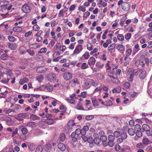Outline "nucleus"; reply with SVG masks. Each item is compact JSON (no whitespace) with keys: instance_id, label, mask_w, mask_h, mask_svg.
I'll use <instances>...</instances> for the list:
<instances>
[{"instance_id":"nucleus-4","label":"nucleus","mask_w":152,"mask_h":152,"mask_svg":"<svg viewBox=\"0 0 152 152\" xmlns=\"http://www.w3.org/2000/svg\"><path fill=\"white\" fill-rule=\"evenodd\" d=\"M108 140L109 144L110 145L109 146L110 147H113L115 144L114 142L115 137H114V136L112 134L109 135L108 136Z\"/></svg>"},{"instance_id":"nucleus-14","label":"nucleus","mask_w":152,"mask_h":152,"mask_svg":"<svg viewBox=\"0 0 152 152\" xmlns=\"http://www.w3.org/2000/svg\"><path fill=\"white\" fill-rule=\"evenodd\" d=\"M47 71V69L45 67H41L37 68L36 71L38 73H44Z\"/></svg>"},{"instance_id":"nucleus-50","label":"nucleus","mask_w":152,"mask_h":152,"mask_svg":"<svg viewBox=\"0 0 152 152\" xmlns=\"http://www.w3.org/2000/svg\"><path fill=\"white\" fill-rule=\"evenodd\" d=\"M136 135L138 137H141L142 135V133L141 131H137L136 132Z\"/></svg>"},{"instance_id":"nucleus-10","label":"nucleus","mask_w":152,"mask_h":152,"mask_svg":"<svg viewBox=\"0 0 152 152\" xmlns=\"http://www.w3.org/2000/svg\"><path fill=\"white\" fill-rule=\"evenodd\" d=\"M21 10L25 13H29L30 12V7L27 4H25L22 6Z\"/></svg>"},{"instance_id":"nucleus-33","label":"nucleus","mask_w":152,"mask_h":152,"mask_svg":"<svg viewBox=\"0 0 152 152\" xmlns=\"http://www.w3.org/2000/svg\"><path fill=\"white\" fill-rule=\"evenodd\" d=\"M8 58V55L6 54H3L0 56L1 59L4 60H7Z\"/></svg>"},{"instance_id":"nucleus-53","label":"nucleus","mask_w":152,"mask_h":152,"mask_svg":"<svg viewBox=\"0 0 152 152\" xmlns=\"http://www.w3.org/2000/svg\"><path fill=\"white\" fill-rule=\"evenodd\" d=\"M10 80V79L9 78H4L3 79L1 80V82L3 83L7 84L8 83Z\"/></svg>"},{"instance_id":"nucleus-12","label":"nucleus","mask_w":152,"mask_h":152,"mask_svg":"<svg viewBox=\"0 0 152 152\" xmlns=\"http://www.w3.org/2000/svg\"><path fill=\"white\" fill-rule=\"evenodd\" d=\"M96 61L95 58L93 57H91L88 60V64L91 67L92 65H94Z\"/></svg>"},{"instance_id":"nucleus-36","label":"nucleus","mask_w":152,"mask_h":152,"mask_svg":"<svg viewBox=\"0 0 152 152\" xmlns=\"http://www.w3.org/2000/svg\"><path fill=\"white\" fill-rule=\"evenodd\" d=\"M115 74V72L112 70L111 71L110 73L109 74V75L110 77V78H111L114 79H115L117 78L116 76H114Z\"/></svg>"},{"instance_id":"nucleus-8","label":"nucleus","mask_w":152,"mask_h":152,"mask_svg":"<svg viewBox=\"0 0 152 152\" xmlns=\"http://www.w3.org/2000/svg\"><path fill=\"white\" fill-rule=\"evenodd\" d=\"M122 10L125 11H128L130 10V6L129 4L127 2H125L123 3L121 5Z\"/></svg>"},{"instance_id":"nucleus-13","label":"nucleus","mask_w":152,"mask_h":152,"mask_svg":"<svg viewBox=\"0 0 152 152\" xmlns=\"http://www.w3.org/2000/svg\"><path fill=\"white\" fill-rule=\"evenodd\" d=\"M71 86L72 87H75L76 86V84H79V82L78 81L77 78H74L71 81Z\"/></svg>"},{"instance_id":"nucleus-22","label":"nucleus","mask_w":152,"mask_h":152,"mask_svg":"<svg viewBox=\"0 0 152 152\" xmlns=\"http://www.w3.org/2000/svg\"><path fill=\"white\" fill-rule=\"evenodd\" d=\"M91 100L94 107H96L99 106V103L95 98L92 97L91 98Z\"/></svg>"},{"instance_id":"nucleus-23","label":"nucleus","mask_w":152,"mask_h":152,"mask_svg":"<svg viewBox=\"0 0 152 152\" xmlns=\"http://www.w3.org/2000/svg\"><path fill=\"white\" fill-rule=\"evenodd\" d=\"M116 48L120 52L124 50H125V47L123 45L118 44L116 46Z\"/></svg>"},{"instance_id":"nucleus-21","label":"nucleus","mask_w":152,"mask_h":152,"mask_svg":"<svg viewBox=\"0 0 152 152\" xmlns=\"http://www.w3.org/2000/svg\"><path fill=\"white\" fill-rule=\"evenodd\" d=\"M45 122V123L49 125H52L56 123L55 121L53 119H50V118L46 119Z\"/></svg>"},{"instance_id":"nucleus-52","label":"nucleus","mask_w":152,"mask_h":152,"mask_svg":"<svg viewBox=\"0 0 152 152\" xmlns=\"http://www.w3.org/2000/svg\"><path fill=\"white\" fill-rule=\"evenodd\" d=\"M87 141L90 144H92L94 142L93 138L91 137H88Z\"/></svg>"},{"instance_id":"nucleus-25","label":"nucleus","mask_w":152,"mask_h":152,"mask_svg":"<svg viewBox=\"0 0 152 152\" xmlns=\"http://www.w3.org/2000/svg\"><path fill=\"white\" fill-rule=\"evenodd\" d=\"M143 144L145 145H147L149 144L150 143V140L147 137L144 138L142 140Z\"/></svg>"},{"instance_id":"nucleus-5","label":"nucleus","mask_w":152,"mask_h":152,"mask_svg":"<svg viewBox=\"0 0 152 152\" xmlns=\"http://www.w3.org/2000/svg\"><path fill=\"white\" fill-rule=\"evenodd\" d=\"M83 49V45L78 44L75 47L73 51V55H77L80 53Z\"/></svg>"},{"instance_id":"nucleus-57","label":"nucleus","mask_w":152,"mask_h":152,"mask_svg":"<svg viewBox=\"0 0 152 152\" xmlns=\"http://www.w3.org/2000/svg\"><path fill=\"white\" fill-rule=\"evenodd\" d=\"M94 118V116L93 115H88L86 117L85 119L86 120H90Z\"/></svg>"},{"instance_id":"nucleus-62","label":"nucleus","mask_w":152,"mask_h":152,"mask_svg":"<svg viewBox=\"0 0 152 152\" xmlns=\"http://www.w3.org/2000/svg\"><path fill=\"white\" fill-rule=\"evenodd\" d=\"M66 100H67V101H68V102L70 104H74L75 103V101L74 100L72 99H70L68 98H66Z\"/></svg>"},{"instance_id":"nucleus-29","label":"nucleus","mask_w":152,"mask_h":152,"mask_svg":"<svg viewBox=\"0 0 152 152\" xmlns=\"http://www.w3.org/2000/svg\"><path fill=\"white\" fill-rule=\"evenodd\" d=\"M37 124L35 122H31L28 123L27 124V126L31 128H34L37 126Z\"/></svg>"},{"instance_id":"nucleus-60","label":"nucleus","mask_w":152,"mask_h":152,"mask_svg":"<svg viewBox=\"0 0 152 152\" xmlns=\"http://www.w3.org/2000/svg\"><path fill=\"white\" fill-rule=\"evenodd\" d=\"M129 127L128 126H124L122 128V132H126V131H128V129H129Z\"/></svg>"},{"instance_id":"nucleus-41","label":"nucleus","mask_w":152,"mask_h":152,"mask_svg":"<svg viewBox=\"0 0 152 152\" xmlns=\"http://www.w3.org/2000/svg\"><path fill=\"white\" fill-rule=\"evenodd\" d=\"M28 114L26 113H21L18 115L17 117L19 118H25L27 116Z\"/></svg>"},{"instance_id":"nucleus-43","label":"nucleus","mask_w":152,"mask_h":152,"mask_svg":"<svg viewBox=\"0 0 152 152\" xmlns=\"http://www.w3.org/2000/svg\"><path fill=\"white\" fill-rule=\"evenodd\" d=\"M114 137H115L118 138L120 136L121 133L120 132H118V131H115L113 133Z\"/></svg>"},{"instance_id":"nucleus-2","label":"nucleus","mask_w":152,"mask_h":152,"mask_svg":"<svg viewBox=\"0 0 152 152\" xmlns=\"http://www.w3.org/2000/svg\"><path fill=\"white\" fill-rule=\"evenodd\" d=\"M95 83L93 80L87 78L85 80L84 83L82 86V87L85 89H88L91 87V85L95 86Z\"/></svg>"},{"instance_id":"nucleus-30","label":"nucleus","mask_w":152,"mask_h":152,"mask_svg":"<svg viewBox=\"0 0 152 152\" xmlns=\"http://www.w3.org/2000/svg\"><path fill=\"white\" fill-rule=\"evenodd\" d=\"M120 137L124 140H125L127 138V135L126 132H121L120 134Z\"/></svg>"},{"instance_id":"nucleus-9","label":"nucleus","mask_w":152,"mask_h":152,"mask_svg":"<svg viewBox=\"0 0 152 152\" xmlns=\"http://www.w3.org/2000/svg\"><path fill=\"white\" fill-rule=\"evenodd\" d=\"M93 137L94 142V143L96 145L99 144L101 141L97 133H95L93 134Z\"/></svg>"},{"instance_id":"nucleus-15","label":"nucleus","mask_w":152,"mask_h":152,"mask_svg":"<svg viewBox=\"0 0 152 152\" xmlns=\"http://www.w3.org/2000/svg\"><path fill=\"white\" fill-rule=\"evenodd\" d=\"M59 149L62 151H64L66 148V145L63 143H59L58 145Z\"/></svg>"},{"instance_id":"nucleus-46","label":"nucleus","mask_w":152,"mask_h":152,"mask_svg":"<svg viewBox=\"0 0 152 152\" xmlns=\"http://www.w3.org/2000/svg\"><path fill=\"white\" fill-rule=\"evenodd\" d=\"M88 67V66L86 63H83L82 64L81 66V68L82 69H86Z\"/></svg>"},{"instance_id":"nucleus-40","label":"nucleus","mask_w":152,"mask_h":152,"mask_svg":"<svg viewBox=\"0 0 152 152\" xmlns=\"http://www.w3.org/2000/svg\"><path fill=\"white\" fill-rule=\"evenodd\" d=\"M132 49L129 48L127 49L126 51V55L127 56H129L132 53Z\"/></svg>"},{"instance_id":"nucleus-59","label":"nucleus","mask_w":152,"mask_h":152,"mask_svg":"<svg viewBox=\"0 0 152 152\" xmlns=\"http://www.w3.org/2000/svg\"><path fill=\"white\" fill-rule=\"evenodd\" d=\"M131 34L130 33H128L125 35V38L126 39L129 40L131 38Z\"/></svg>"},{"instance_id":"nucleus-35","label":"nucleus","mask_w":152,"mask_h":152,"mask_svg":"<svg viewBox=\"0 0 152 152\" xmlns=\"http://www.w3.org/2000/svg\"><path fill=\"white\" fill-rule=\"evenodd\" d=\"M130 77L128 78V80L130 82H132L133 81V78L134 76V74L131 71L130 72Z\"/></svg>"},{"instance_id":"nucleus-28","label":"nucleus","mask_w":152,"mask_h":152,"mask_svg":"<svg viewBox=\"0 0 152 152\" xmlns=\"http://www.w3.org/2000/svg\"><path fill=\"white\" fill-rule=\"evenodd\" d=\"M13 30L16 32H20L22 31L21 26H15L13 28Z\"/></svg>"},{"instance_id":"nucleus-55","label":"nucleus","mask_w":152,"mask_h":152,"mask_svg":"<svg viewBox=\"0 0 152 152\" xmlns=\"http://www.w3.org/2000/svg\"><path fill=\"white\" fill-rule=\"evenodd\" d=\"M26 134H21L20 136V138L21 140H25L26 139Z\"/></svg>"},{"instance_id":"nucleus-20","label":"nucleus","mask_w":152,"mask_h":152,"mask_svg":"<svg viewBox=\"0 0 152 152\" xmlns=\"http://www.w3.org/2000/svg\"><path fill=\"white\" fill-rule=\"evenodd\" d=\"M45 88L46 91L48 92H51L53 90V86L50 84H48L45 86Z\"/></svg>"},{"instance_id":"nucleus-34","label":"nucleus","mask_w":152,"mask_h":152,"mask_svg":"<svg viewBox=\"0 0 152 152\" xmlns=\"http://www.w3.org/2000/svg\"><path fill=\"white\" fill-rule=\"evenodd\" d=\"M30 119L32 120H39L40 119L39 117L36 115L34 114H31L30 115Z\"/></svg>"},{"instance_id":"nucleus-63","label":"nucleus","mask_w":152,"mask_h":152,"mask_svg":"<svg viewBox=\"0 0 152 152\" xmlns=\"http://www.w3.org/2000/svg\"><path fill=\"white\" fill-rule=\"evenodd\" d=\"M78 10L83 12H84L86 11V8L84 6H80L78 8Z\"/></svg>"},{"instance_id":"nucleus-19","label":"nucleus","mask_w":152,"mask_h":152,"mask_svg":"<svg viewBox=\"0 0 152 152\" xmlns=\"http://www.w3.org/2000/svg\"><path fill=\"white\" fill-rule=\"evenodd\" d=\"M101 104L106 106H110L113 105V103L110 99H108L105 102H102Z\"/></svg>"},{"instance_id":"nucleus-61","label":"nucleus","mask_w":152,"mask_h":152,"mask_svg":"<svg viewBox=\"0 0 152 152\" xmlns=\"http://www.w3.org/2000/svg\"><path fill=\"white\" fill-rule=\"evenodd\" d=\"M28 62L27 59L23 58L21 60V63L23 64H27Z\"/></svg>"},{"instance_id":"nucleus-3","label":"nucleus","mask_w":152,"mask_h":152,"mask_svg":"<svg viewBox=\"0 0 152 152\" xmlns=\"http://www.w3.org/2000/svg\"><path fill=\"white\" fill-rule=\"evenodd\" d=\"M47 78L50 82L54 83L56 81L57 77L54 73H50L47 75Z\"/></svg>"},{"instance_id":"nucleus-37","label":"nucleus","mask_w":152,"mask_h":152,"mask_svg":"<svg viewBox=\"0 0 152 152\" xmlns=\"http://www.w3.org/2000/svg\"><path fill=\"white\" fill-rule=\"evenodd\" d=\"M90 55L89 53L88 52H86L83 55L82 57L81 58V59H82V57H83L86 59H87L89 58Z\"/></svg>"},{"instance_id":"nucleus-1","label":"nucleus","mask_w":152,"mask_h":152,"mask_svg":"<svg viewBox=\"0 0 152 152\" xmlns=\"http://www.w3.org/2000/svg\"><path fill=\"white\" fill-rule=\"evenodd\" d=\"M75 123L73 120L69 121L67 125L64 127V131L66 133L68 134L72 131V130L75 128Z\"/></svg>"},{"instance_id":"nucleus-38","label":"nucleus","mask_w":152,"mask_h":152,"mask_svg":"<svg viewBox=\"0 0 152 152\" xmlns=\"http://www.w3.org/2000/svg\"><path fill=\"white\" fill-rule=\"evenodd\" d=\"M43 79V76L42 75L37 76L36 77V80L39 83L41 82Z\"/></svg>"},{"instance_id":"nucleus-58","label":"nucleus","mask_w":152,"mask_h":152,"mask_svg":"<svg viewBox=\"0 0 152 152\" xmlns=\"http://www.w3.org/2000/svg\"><path fill=\"white\" fill-rule=\"evenodd\" d=\"M40 27L37 24L35 25L33 27V29L34 31H37L39 30Z\"/></svg>"},{"instance_id":"nucleus-17","label":"nucleus","mask_w":152,"mask_h":152,"mask_svg":"<svg viewBox=\"0 0 152 152\" xmlns=\"http://www.w3.org/2000/svg\"><path fill=\"white\" fill-rule=\"evenodd\" d=\"M18 129L21 130L22 133L23 134H26L28 133V131L27 129L22 126H19Z\"/></svg>"},{"instance_id":"nucleus-26","label":"nucleus","mask_w":152,"mask_h":152,"mask_svg":"<svg viewBox=\"0 0 152 152\" xmlns=\"http://www.w3.org/2000/svg\"><path fill=\"white\" fill-rule=\"evenodd\" d=\"M65 138L66 136L65 134L62 133L60 134L58 139L61 142H63L65 140Z\"/></svg>"},{"instance_id":"nucleus-32","label":"nucleus","mask_w":152,"mask_h":152,"mask_svg":"<svg viewBox=\"0 0 152 152\" xmlns=\"http://www.w3.org/2000/svg\"><path fill=\"white\" fill-rule=\"evenodd\" d=\"M128 132L129 135L131 136L134 135L135 133L134 130L133 128L129 129H128Z\"/></svg>"},{"instance_id":"nucleus-18","label":"nucleus","mask_w":152,"mask_h":152,"mask_svg":"<svg viewBox=\"0 0 152 152\" xmlns=\"http://www.w3.org/2000/svg\"><path fill=\"white\" fill-rule=\"evenodd\" d=\"M146 76V72L145 71H142L139 75V77L141 80L144 79L145 78Z\"/></svg>"},{"instance_id":"nucleus-27","label":"nucleus","mask_w":152,"mask_h":152,"mask_svg":"<svg viewBox=\"0 0 152 152\" xmlns=\"http://www.w3.org/2000/svg\"><path fill=\"white\" fill-rule=\"evenodd\" d=\"M43 146L42 145H39L36 149L37 152H42L43 149Z\"/></svg>"},{"instance_id":"nucleus-48","label":"nucleus","mask_w":152,"mask_h":152,"mask_svg":"<svg viewBox=\"0 0 152 152\" xmlns=\"http://www.w3.org/2000/svg\"><path fill=\"white\" fill-rule=\"evenodd\" d=\"M117 39L120 41H123L124 39V37L122 34H119L117 37Z\"/></svg>"},{"instance_id":"nucleus-64","label":"nucleus","mask_w":152,"mask_h":152,"mask_svg":"<svg viewBox=\"0 0 152 152\" xmlns=\"http://www.w3.org/2000/svg\"><path fill=\"white\" fill-rule=\"evenodd\" d=\"M80 96L83 98H85L86 96V91H83L80 94Z\"/></svg>"},{"instance_id":"nucleus-56","label":"nucleus","mask_w":152,"mask_h":152,"mask_svg":"<svg viewBox=\"0 0 152 152\" xmlns=\"http://www.w3.org/2000/svg\"><path fill=\"white\" fill-rule=\"evenodd\" d=\"M47 51V49L46 48H43L40 49L38 53H45Z\"/></svg>"},{"instance_id":"nucleus-49","label":"nucleus","mask_w":152,"mask_h":152,"mask_svg":"<svg viewBox=\"0 0 152 152\" xmlns=\"http://www.w3.org/2000/svg\"><path fill=\"white\" fill-rule=\"evenodd\" d=\"M115 43H113L110 45L108 48V50L109 51H110L113 50L115 47Z\"/></svg>"},{"instance_id":"nucleus-44","label":"nucleus","mask_w":152,"mask_h":152,"mask_svg":"<svg viewBox=\"0 0 152 152\" xmlns=\"http://www.w3.org/2000/svg\"><path fill=\"white\" fill-rule=\"evenodd\" d=\"M13 6L12 5H10L8 7H7V10L9 11L10 12H11L13 10H15L14 7H13Z\"/></svg>"},{"instance_id":"nucleus-24","label":"nucleus","mask_w":152,"mask_h":152,"mask_svg":"<svg viewBox=\"0 0 152 152\" xmlns=\"http://www.w3.org/2000/svg\"><path fill=\"white\" fill-rule=\"evenodd\" d=\"M112 91L113 93H119L121 91V88L120 86H117L115 88H113Z\"/></svg>"},{"instance_id":"nucleus-16","label":"nucleus","mask_w":152,"mask_h":152,"mask_svg":"<svg viewBox=\"0 0 152 152\" xmlns=\"http://www.w3.org/2000/svg\"><path fill=\"white\" fill-rule=\"evenodd\" d=\"M8 45L9 48L12 50H15L17 48L16 45L14 43L8 42Z\"/></svg>"},{"instance_id":"nucleus-6","label":"nucleus","mask_w":152,"mask_h":152,"mask_svg":"<svg viewBox=\"0 0 152 152\" xmlns=\"http://www.w3.org/2000/svg\"><path fill=\"white\" fill-rule=\"evenodd\" d=\"M63 77L65 80L66 81H68L72 78V74L70 72H66L63 74Z\"/></svg>"},{"instance_id":"nucleus-7","label":"nucleus","mask_w":152,"mask_h":152,"mask_svg":"<svg viewBox=\"0 0 152 152\" xmlns=\"http://www.w3.org/2000/svg\"><path fill=\"white\" fill-rule=\"evenodd\" d=\"M142 127L143 131H145L148 136L151 131L150 127L146 124H144L142 125Z\"/></svg>"},{"instance_id":"nucleus-54","label":"nucleus","mask_w":152,"mask_h":152,"mask_svg":"<svg viewBox=\"0 0 152 152\" xmlns=\"http://www.w3.org/2000/svg\"><path fill=\"white\" fill-rule=\"evenodd\" d=\"M124 86L126 89H129L130 87V83L128 82H126L124 83Z\"/></svg>"},{"instance_id":"nucleus-51","label":"nucleus","mask_w":152,"mask_h":152,"mask_svg":"<svg viewBox=\"0 0 152 152\" xmlns=\"http://www.w3.org/2000/svg\"><path fill=\"white\" fill-rule=\"evenodd\" d=\"M61 48V44L60 43H57L54 47V50H56L57 48Z\"/></svg>"},{"instance_id":"nucleus-11","label":"nucleus","mask_w":152,"mask_h":152,"mask_svg":"<svg viewBox=\"0 0 152 152\" xmlns=\"http://www.w3.org/2000/svg\"><path fill=\"white\" fill-rule=\"evenodd\" d=\"M101 134V136L100 138V141L103 142H105L107 140V138L106 136L104 135V132L103 130L99 132V134Z\"/></svg>"},{"instance_id":"nucleus-39","label":"nucleus","mask_w":152,"mask_h":152,"mask_svg":"<svg viewBox=\"0 0 152 152\" xmlns=\"http://www.w3.org/2000/svg\"><path fill=\"white\" fill-rule=\"evenodd\" d=\"M134 130L136 131H141V126L139 124H136L134 126Z\"/></svg>"},{"instance_id":"nucleus-45","label":"nucleus","mask_w":152,"mask_h":152,"mask_svg":"<svg viewBox=\"0 0 152 152\" xmlns=\"http://www.w3.org/2000/svg\"><path fill=\"white\" fill-rule=\"evenodd\" d=\"M35 59L37 61H41L43 60V57L42 56L37 55L35 58Z\"/></svg>"},{"instance_id":"nucleus-42","label":"nucleus","mask_w":152,"mask_h":152,"mask_svg":"<svg viewBox=\"0 0 152 152\" xmlns=\"http://www.w3.org/2000/svg\"><path fill=\"white\" fill-rule=\"evenodd\" d=\"M27 52L29 53L31 56H34L35 55V53L34 50L30 49H28L27 50Z\"/></svg>"},{"instance_id":"nucleus-47","label":"nucleus","mask_w":152,"mask_h":152,"mask_svg":"<svg viewBox=\"0 0 152 152\" xmlns=\"http://www.w3.org/2000/svg\"><path fill=\"white\" fill-rule=\"evenodd\" d=\"M139 45L138 44H136L134 45V48L135 49L134 50V51L135 53L137 52L140 50Z\"/></svg>"},{"instance_id":"nucleus-31","label":"nucleus","mask_w":152,"mask_h":152,"mask_svg":"<svg viewBox=\"0 0 152 152\" xmlns=\"http://www.w3.org/2000/svg\"><path fill=\"white\" fill-rule=\"evenodd\" d=\"M45 148L46 151H49L51 150L52 149L51 145L50 143H48L45 146Z\"/></svg>"}]
</instances>
